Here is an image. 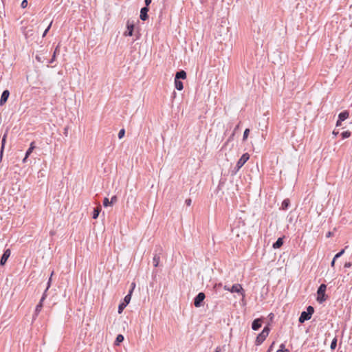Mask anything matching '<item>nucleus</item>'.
Masks as SVG:
<instances>
[{
    "instance_id": "39448f33",
    "label": "nucleus",
    "mask_w": 352,
    "mask_h": 352,
    "mask_svg": "<svg viewBox=\"0 0 352 352\" xmlns=\"http://www.w3.org/2000/svg\"><path fill=\"white\" fill-rule=\"evenodd\" d=\"M270 333V328L268 327H264L261 333H260L256 339V344L260 345L266 339Z\"/></svg>"
},
{
    "instance_id": "2eb2a0df",
    "label": "nucleus",
    "mask_w": 352,
    "mask_h": 352,
    "mask_svg": "<svg viewBox=\"0 0 352 352\" xmlns=\"http://www.w3.org/2000/svg\"><path fill=\"white\" fill-rule=\"evenodd\" d=\"M261 327V320L255 319L252 324V328L253 330L256 331Z\"/></svg>"
},
{
    "instance_id": "c756f323",
    "label": "nucleus",
    "mask_w": 352,
    "mask_h": 352,
    "mask_svg": "<svg viewBox=\"0 0 352 352\" xmlns=\"http://www.w3.org/2000/svg\"><path fill=\"white\" fill-rule=\"evenodd\" d=\"M250 133V129H246L243 133V140L245 141L246 140V139L248 138V134Z\"/></svg>"
},
{
    "instance_id": "9b49d317",
    "label": "nucleus",
    "mask_w": 352,
    "mask_h": 352,
    "mask_svg": "<svg viewBox=\"0 0 352 352\" xmlns=\"http://www.w3.org/2000/svg\"><path fill=\"white\" fill-rule=\"evenodd\" d=\"M11 254L10 250L7 249L4 251L1 259H0V265H3L6 263L7 260L10 257Z\"/></svg>"
},
{
    "instance_id": "393cba45",
    "label": "nucleus",
    "mask_w": 352,
    "mask_h": 352,
    "mask_svg": "<svg viewBox=\"0 0 352 352\" xmlns=\"http://www.w3.org/2000/svg\"><path fill=\"white\" fill-rule=\"evenodd\" d=\"M276 352H289V349H285V344H281L280 345V349L276 351Z\"/></svg>"
},
{
    "instance_id": "423d86ee",
    "label": "nucleus",
    "mask_w": 352,
    "mask_h": 352,
    "mask_svg": "<svg viewBox=\"0 0 352 352\" xmlns=\"http://www.w3.org/2000/svg\"><path fill=\"white\" fill-rule=\"evenodd\" d=\"M326 289H327V285L325 284H321L320 285V287H318V292H317V294H318L317 300L319 302H320V303H322V302H323L324 301L326 300V297H325Z\"/></svg>"
},
{
    "instance_id": "aec40b11",
    "label": "nucleus",
    "mask_w": 352,
    "mask_h": 352,
    "mask_svg": "<svg viewBox=\"0 0 352 352\" xmlns=\"http://www.w3.org/2000/svg\"><path fill=\"white\" fill-rule=\"evenodd\" d=\"M175 88L179 91L182 90L184 88L183 82L180 80H177L175 78Z\"/></svg>"
},
{
    "instance_id": "1a4fd4ad",
    "label": "nucleus",
    "mask_w": 352,
    "mask_h": 352,
    "mask_svg": "<svg viewBox=\"0 0 352 352\" xmlns=\"http://www.w3.org/2000/svg\"><path fill=\"white\" fill-rule=\"evenodd\" d=\"M162 249L160 248H158V250H155V252L154 254V256L153 258V263L155 267H157L160 264V255L162 254Z\"/></svg>"
},
{
    "instance_id": "79ce46f5",
    "label": "nucleus",
    "mask_w": 352,
    "mask_h": 352,
    "mask_svg": "<svg viewBox=\"0 0 352 352\" xmlns=\"http://www.w3.org/2000/svg\"><path fill=\"white\" fill-rule=\"evenodd\" d=\"M220 351H221V349L219 347H217L214 352H220Z\"/></svg>"
},
{
    "instance_id": "a878e982",
    "label": "nucleus",
    "mask_w": 352,
    "mask_h": 352,
    "mask_svg": "<svg viewBox=\"0 0 352 352\" xmlns=\"http://www.w3.org/2000/svg\"><path fill=\"white\" fill-rule=\"evenodd\" d=\"M336 346H337V338H334L333 339V340H332L331 343V346H330V347H331V349L332 350H333V349H336Z\"/></svg>"
},
{
    "instance_id": "f3484780",
    "label": "nucleus",
    "mask_w": 352,
    "mask_h": 352,
    "mask_svg": "<svg viewBox=\"0 0 352 352\" xmlns=\"http://www.w3.org/2000/svg\"><path fill=\"white\" fill-rule=\"evenodd\" d=\"M349 116V113L347 111H344L339 113L338 115V119L340 120V122L344 121L346 120Z\"/></svg>"
},
{
    "instance_id": "6ab92c4d",
    "label": "nucleus",
    "mask_w": 352,
    "mask_h": 352,
    "mask_svg": "<svg viewBox=\"0 0 352 352\" xmlns=\"http://www.w3.org/2000/svg\"><path fill=\"white\" fill-rule=\"evenodd\" d=\"M283 244V238H278L276 241L273 244L272 247L274 249H278L280 248Z\"/></svg>"
},
{
    "instance_id": "412c9836",
    "label": "nucleus",
    "mask_w": 352,
    "mask_h": 352,
    "mask_svg": "<svg viewBox=\"0 0 352 352\" xmlns=\"http://www.w3.org/2000/svg\"><path fill=\"white\" fill-rule=\"evenodd\" d=\"M290 205V201H289V199H285L283 200V201L282 202V204H281V209L282 210H286L288 209L289 206Z\"/></svg>"
},
{
    "instance_id": "37998d69",
    "label": "nucleus",
    "mask_w": 352,
    "mask_h": 352,
    "mask_svg": "<svg viewBox=\"0 0 352 352\" xmlns=\"http://www.w3.org/2000/svg\"><path fill=\"white\" fill-rule=\"evenodd\" d=\"M64 131H64V134H65V135H67V128H65Z\"/></svg>"
},
{
    "instance_id": "4be33fe9",
    "label": "nucleus",
    "mask_w": 352,
    "mask_h": 352,
    "mask_svg": "<svg viewBox=\"0 0 352 352\" xmlns=\"http://www.w3.org/2000/svg\"><path fill=\"white\" fill-rule=\"evenodd\" d=\"M100 210H101L100 206L94 208L93 214H92L93 219H96L98 218V217L100 214Z\"/></svg>"
},
{
    "instance_id": "cd10ccee",
    "label": "nucleus",
    "mask_w": 352,
    "mask_h": 352,
    "mask_svg": "<svg viewBox=\"0 0 352 352\" xmlns=\"http://www.w3.org/2000/svg\"><path fill=\"white\" fill-rule=\"evenodd\" d=\"M111 201L109 200L108 198L105 197L103 200V206L104 207H107V206H111Z\"/></svg>"
},
{
    "instance_id": "c85d7f7f",
    "label": "nucleus",
    "mask_w": 352,
    "mask_h": 352,
    "mask_svg": "<svg viewBox=\"0 0 352 352\" xmlns=\"http://www.w3.org/2000/svg\"><path fill=\"white\" fill-rule=\"evenodd\" d=\"M124 134H125V130L124 129H120L118 133V138L122 139L124 136Z\"/></svg>"
},
{
    "instance_id": "6e6552de",
    "label": "nucleus",
    "mask_w": 352,
    "mask_h": 352,
    "mask_svg": "<svg viewBox=\"0 0 352 352\" xmlns=\"http://www.w3.org/2000/svg\"><path fill=\"white\" fill-rule=\"evenodd\" d=\"M205 294L203 292H199L194 299V305L196 307H199L201 306V304L205 299Z\"/></svg>"
},
{
    "instance_id": "f704fd0d",
    "label": "nucleus",
    "mask_w": 352,
    "mask_h": 352,
    "mask_svg": "<svg viewBox=\"0 0 352 352\" xmlns=\"http://www.w3.org/2000/svg\"><path fill=\"white\" fill-rule=\"evenodd\" d=\"M185 203H186V204L188 206H190L191 205V203H192V200H191V199H186Z\"/></svg>"
},
{
    "instance_id": "58836bf2",
    "label": "nucleus",
    "mask_w": 352,
    "mask_h": 352,
    "mask_svg": "<svg viewBox=\"0 0 352 352\" xmlns=\"http://www.w3.org/2000/svg\"><path fill=\"white\" fill-rule=\"evenodd\" d=\"M223 289H224L225 290H227V291H229V292H230V287H228V286H227V285H225V286H224V287H223Z\"/></svg>"
},
{
    "instance_id": "dca6fc26",
    "label": "nucleus",
    "mask_w": 352,
    "mask_h": 352,
    "mask_svg": "<svg viewBox=\"0 0 352 352\" xmlns=\"http://www.w3.org/2000/svg\"><path fill=\"white\" fill-rule=\"evenodd\" d=\"M35 148L34 142H32L30 145V148L28 149V151L25 153V156L24 159L23 160V162H25L27 160V158L29 157V155L32 153V151Z\"/></svg>"
},
{
    "instance_id": "f8f14e48",
    "label": "nucleus",
    "mask_w": 352,
    "mask_h": 352,
    "mask_svg": "<svg viewBox=\"0 0 352 352\" xmlns=\"http://www.w3.org/2000/svg\"><path fill=\"white\" fill-rule=\"evenodd\" d=\"M10 96V92L8 90H4L1 94L0 98V105H3L8 100V98Z\"/></svg>"
},
{
    "instance_id": "a18cd8bd",
    "label": "nucleus",
    "mask_w": 352,
    "mask_h": 352,
    "mask_svg": "<svg viewBox=\"0 0 352 352\" xmlns=\"http://www.w3.org/2000/svg\"><path fill=\"white\" fill-rule=\"evenodd\" d=\"M36 58L38 61H40V58H39L38 56H36Z\"/></svg>"
},
{
    "instance_id": "2f4dec72",
    "label": "nucleus",
    "mask_w": 352,
    "mask_h": 352,
    "mask_svg": "<svg viewBox=\"0 0 352 352\" xmlns=\"http://www.w3.org/2000/svg\"><path fill=\"white\" fill-rule=\"evenodd\" d=\"M52 23V22L51 21V22L50 23L49 25L47 26V28L45 29V30L44 31V32H43V37H44V36L47 34V32L49 31V30H50V28H51Z\"/></svg>"
},
{
    "instance_id": "b1692460",
    "label": "nucleus",
    "mask_w": 352,
    "mask_h": 352,
    "mask_svg": "<svg viewBox=\"0 0 352 352\" xmlns=\"http://www.w3.org/2000/svg\"><path fill=\"white\" fill-rule=\"evenodd\" d=\"M58 47H59V45H58V46L56 47V49H55V50H54V54H53L52 58V59H51V60H50V62H49L50 63H54V60H55L56 55V54L59 52Z\"/></svg>"
},
{
    "instance_id": "9d476101",
    "label": "nucleus",
    "mask_w": 352,
    "mask_h": 352,
    "mask_svg": "<svg viewBox=\"0 0 352 352\" xmlns=\"http://www.w3.org/2000/svg\"><path fill=\"white\" fill-rule=\"evenodd\" d=\"M126 29L127 30L124 32V35L125 36H131L133 35V29H134V23L133 22H131L129 20L126 22Z\"/></svg>"
},
{
    "instance_id": "c9c22d12",
    "label": "nucleus",
    "mask_w": 352,
    "mask_h": 352,
    "mask_svg": "<svg viewBox=\"0 0 352 352\" xmlns=\"http://www.w3.org/2000/svg\"><path fill=\"white\" fill-rule=\"evenodd\" d=\"M352 266V263L351 262H346L344 264V267L350 268Z\"/></svg>"
},
{
    "instance_id": "c03bdc74",
    "label": "nucleus",
    "mask_w": 352,
    "mask_h": 352,
    "mask_svg": "<svg viewBox=\"0 0 352 352\" xmlns=\"http://www.w3.org/2000/svg\"><path fill=\"white\" fill-rule=\"evenodd\" d=\"M274 344V342H273V343L272 344V345L270 346V348H269V349H268V350H270V352L272 351Z\"/></svg>"
},
{
    "instance_id": "f257e3e1",
    "label": "nucleus",
    "mask_w": 352,
    "mask_h": 352,
    "mask_svg": "<svg viewBox=\"0 0 352 352\" xmlns=\"http://www.w3.org/2000/svg\"><path fill=\"white\" fill-rule=\"evenodd\" d=\"M250 155L248 153H245L242 155L240 159L236 162V166L232 170V175H236V173L239 170V169L245 164V163L249 160Z\"/></svg>"
},
{
    "instance_id": "a19ab883",
    "label": "nucleus",
    "mask_w": 352,
    "mask_h": 352,
    "mask_svg": "<svg viewBox=\"0 0 352 352\" xmlns=\"http://www.w3.org/2000/svg\"><path fill=\"white\" fill-rule=\"evenodd\" d=\"M332 236V233H331V232H329L327 234V235H326V236H327V238H329V237H330V236Z\"/></svg>"
},
{
    "instance_id": "7ed1b4c3",
    "label": "nucleus",
    "mask_w": 352,
    "mask_h": 352,
    "mask_svg": "<svg viewBox=\"0 0 352 352\" xmlns=\"http://www.w3.org/2000/svg\"><path fill=\"white\" fill-rule=\"evenodd\" d=\"M314 312V309L312 306H308L306 311H302L299 317L298 321L300 323H303L309 320Z\"/></svg>"
},
{
    "instance_id": "ea45409f",
    "label": "nucleus",
    "mask_w": 352,
    "mask_h": 352,
    "mask_svg": "<svg viewBox=\"0 0 352 352\" xmlns=\"http://www.w3.org/2000/svg\"><path fill=\"white\" fill-rule=\"evenodd\" d=\"M341 123H342V122H340V120L338 119V120H337V122H336V126H340V125H341Z\"/></svg>"
},
{
    "instance_id": "f03ea898",
    "label": "nucleus",
    "mask_w": 352,
    "mask_h": 352,
    "mask_svg": "<svg viewBox=\"0 0 352 352\" xmlns=\"http://www.w3.org/2000/svg\"><path fill=\"white\" fill-rule=\"evenodd\" d=\"M52 275H53V272L51 274V276H52ZM51 279H52V276H50V279L48 280V283H47L48 285H47V287L46 288L45 292L43 294V296H42V297H41L38 304L36 306L35 311H34V314L33 316L34 319L38 315V314L40 313V311L42 309L43 302V301L45 300V299L46 298V294L45 293H46L47 290L48 289V288L50 286Z\"/></svg>"
},
{
    "instance_id": "5701e85b",
    "label": "nucleus",
    "mask_w": 352,
    "mask_h": 352,
    "mask_svg": "<svg viewBox=\"0 0 352 352\" xmlns=\"http://www.w3.org/2000/svg\"><path fill=\"white\" fill-rule=\"evenodd\" d=\"M124 340V336L121 334L118 335L115 343L116 344L118 345L120 342H122Z\"/></svg>"
},
{
    "instance_id": "4c0bfd02",
    "label": "nucleus",
    "mask_w": 352,
    "mask_h": 352,
    "mask_svg": "<svg viewBox=\"0 0 352 352\" xmlns=\"http://www.w3.org/2000/svg\"><path fill=\"white\" fill-rule=\"evenodd\" d=\"M335 262H336V260H334V258H333L332 261H331V267H334Z\"/></svg>"
},
{
    "instance_id": "bb28decb",
    "label": "nucleus",
    "mask_w": 352,
    "mask_h": 352,
    "mask_svg": "<svg viewBox=\"0 0 352 352\" xmlns=\"http://www.w3.org/2000/svg\"><path fill=\"white\" fill-rule=\"evenodd\" d=\"M341 135H342V139H345V138L350 137L351 133L348 131H346L342 132L341 133Z\"/></svg>"
},
{
    "instance_id": "72a5a7b5",
    "label": "nucleus",
    "mask_w": 352,
    "mask_h": 352,
    "mask_svg": "<svg viewBox=\"0 0 352 352\" xmlns=\"http://www.w3.org/2000/svg\"><path fill=\"white\" fill-rule=\"evenodd\" d=\"M111 205L114 203H116L117 201V197L116 196H113L111 199Z\"/></svg>"
},
{
    "instance_id": "20e7f679",
    "label": "nucleus",
    "mask_w": 352,
    "mask_h": 352,
    "mask_svg": "<svg viewBox=\"0 0 352 352\" xmlns=\"http://www.w3.org/2000/svg\"><path fill=\"white\" fill-rule=\"evenodd\" d=\"M135 283H132V289L129 291V294L125 296L123 302H122L119 306H118V313L121 314L124 309L128 305V304L130 302L131 298V294L133 290V288L135 287Z\"/></svg>"
},
{
    "instance_id": "7c9ffc66",
    "label": "nucleus",
    "mask_w": 352,
    "mask_h": 352,
    "mask_svg": "<svg viewBox=\"0 0 352 352\" xmlns=\"http://www.w3.org/2000/svg\"><path fill=\"white\" fill-rule=\"evenodd\" d=\"M344 253V249L342 250L340 252H339L334 256V257H333L334 260H336L337 258H340Z\"/></svg>"
},
{
    "instance_id": "ddd939ff",
    "label": "nucleus",
    "mask_w": 352,
    "mask_h": 352,
    "mask_svg": "<svg viewBox=\"0 0 352 352\" xmlns=\"http://www.w3.org/2000/svg\"><path fill=\"white\" fill-rule=\"evenodd\" d=\"M148 8L147 7H143L141 10H140V18L141 20L142 21H146L148 19Z\"/></svg>"
},
{
    "instance_id": "8fccbe9b",
    "label": "nucleus",
    "mask_w": 352,
    "mask_h": 352,
    "mask_svg": "<svg viewBox=\"0 0 352 352\" xmlns=\"http://www.w3.org/2000/svg\"><path fill=\"white\" fill-rule=\"evenodd\" d=\"M267 352H270V350H268Z\"/></svg>"
},
{
    "instance_id": "49530a36",
    "label": "nucleus",
    "mask_w": 352,
    "mask_h": 352,
    "mask_svg": "<svg viewBox=\"0 0 352 352\" xmlns=\"http://www.w3.org/2000/svg\"><path fill=\"white\" fill-rule=\"evenodd\" d=\"M239 125H237V126H236V128L234 129V131H236L237 129H239Z\"/></svg>"
},
{
    "instance_id": "473e14b6",
    "label": "nucleus",
    "mask_w": 352,
    "mask_h": 352,
    "mask_svg": "<svg viewBox=\"0 0 352 352\" xmlns=\"http://www.w3.org/2000/svg\"><path fill=\"white\" fill-rule=\"evenodd\" d=\"M28 5V2L27 0H23L22 2H21V6L22 8H25Z\"/></svg>"
},
{
    "instance_id": "de8ad7c7",
    "label": "nucleus",
    "mask_w": 352,
    "mask_h": 352,
    "mask_svg": "<svg viewBox=\"0 0 352 352\" xmlns=\"http://www.w3.org/2000/svg\"><path fill=\"white\" fill-rule=\"evenodd\" d=\"M333 134H335V135L338 134V132L333 131Z\"/></svg>"
},
{
    "instance_id": "e433bc0d",
    "label": "nucleus",
    "mask_w": 352,
    "mask_h": 352,
    "mask_svg": "<svg viewBox=\"0 0 352 352\" xmlns=\"http://www.w3.org/2000/svg\"><path fill=\"white\" fill-rule=\"evenodd\" d=\"M144 2H145V5L146 6L145 7H147L150 5V3H151V0H144Z\"/></svg>"
},
{
    "instance_id": "a211bd4d",
    "label": "nucleus",
    "mask_w": 352,
    "mask_h": 352,
    "mask_svg": "<svg viewBox=\"0 0 352 352\" xmlns=\"http://www.w3.org/2000/svg\"><path fill=\"white\" fill-rule=\"evenodd\" d=\"M186 78V73L184 70H180L177 72L175 74V79L180 80V79H185Z\"/></svg>"
},
{
    "instance_id": "0eeeda50",
    "label": "nucleus",
    "mask_w": 352,
    "mask_h": 352,
    "mask_svg": "<svg viewBox=\"0 0 352 352\" xmlns=\"http://www.w3.org/2000/svg\"><path fill=\"white\" fill-rule=\"evenodd\" d=\"M232 293H239L241 295L242 298L244 299L245 296V291L240 284H234L230 289Z\"/></svg>"
},
{
    "instance_id": "09e8293b",
    "label": "nucleus",
    "mask_w": 352,
    "mask_h": 352,
    "mask_svg": "<svg viewBox=\"0 0 352 352\" xmlns=\"http://www.w3.org/2000/svg\"><path fill=\"white\" fill-rule=\"evenodd\" d=\"M333 134H335V135L338 134V132L333 131Z\"/></svg>"
},
{
    "instance_id": "4468645a",
    "label": "nucleus",
    "mask_w": 352,
    "mask_h": 352,
    "mask_svg": "<svg viewBox=\"0 0 352 352\" xmlns=\"http://www.w3.org/2000/svg\"><path fill=\"white\" fill-rule=\"evenodd\" d=\"M6 138H7V132L3 135L2 140H1V150H0V161L2 160L5 144L6 142Z\"/></svg>"
}]
</instances>
